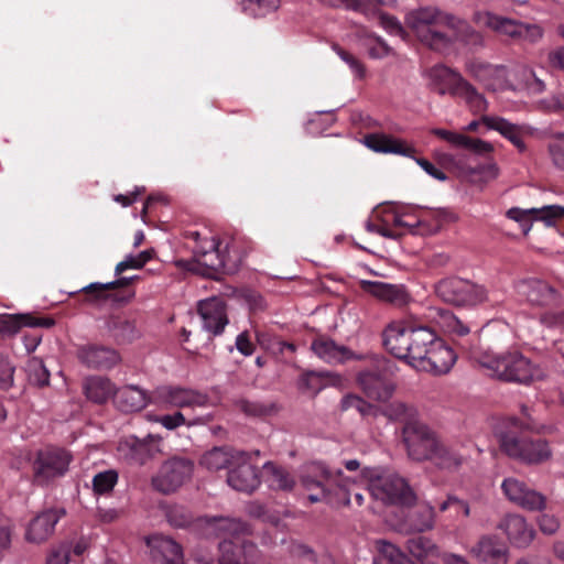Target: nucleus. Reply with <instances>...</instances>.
<instances>
[{
	"label": "nucleus",
	"instance_id": "nucleus-24",
	"mask_svg": "<svg viewBox=\"0 0 564 564\" xmlns=\"http://www.w3.org/2000/svg\"><path fill=\"white\" fill-rule=\"evenodd\" d=\"M509 541L517 547H527L534 539L535 531L520 514H507L498 524Z\"/></svg>",
	"mask_w": 564,
	"mask_h": 564
},
{
	"label": "nucleus",
	"instance_id": "nucleus-7",
	"mask_svg": "<svg viewBox=\"0 0 564 564\" xmlns=\"http://www.w3.org/2000/svg\"><path fill=\"white\" fill-rule=\"evenodd\" d=\"M434 291L442 301L455 306H474L488 299L482 285L456 276L438 281Z\"/></svg>",
	"mask_w": 564,
	"mask_h": 564
},
{
	"label": "nucleus",
	"instance_id": "nucleus-6",
	"mask_svg": "<svg viewBox=\"0 0 564 564\" xmlns=\"http://www.w3.org/2000/svg\"><path fill=\"white\" fill-rule=\"evenodd\" d=\"M499 444L506 455L528 465L543 464L552 457V449L544 438L506 432L500 435Z\"/></svg>",
	"mask_w": 564,
	"mask_h": 564
},
{
	"label": "nucleus",
	"instance_id": "nucleus-57",
	"mask_svg": "<svg viewBox=\"0 0 564 564\" xmlns=\"http://www.w3.org/2000/svg\"><path fill=\"white\" fill-rule=\"evenodd\" d=\"M376 15H378L379 22L384 29L400 36L404 35L403 26L394 17L381 12L379 9H377Z\"/></svg>",
	"mask_w": 564,
	"mask_h": 564
},
{
	"label": "nucleus",
	"instance_id": "nucleus-20",
	"mask_svg": "<svg viewBox=\"0 0 564 564\" xmlns=\"http://www.w3.org/2000/svg\"><path fill=\"white\" fill-rule=\"evenodd\" d=\"M456 355L443 339L437 337L416 370L433 375L447 373L455 364Z\"/></svg>",
	"mask_w": 564,
	"mask_h": 564
},
{
	"label": "nucleus",
	"instance_id": "nucleus-46",
	"mask_svg": "<svg viewBox=\"0 0 564 564\" xmlns=\"http://www.w3.org/2000/svg\"><path fill=\"white\" fill-rule=\"evenodd\" d=\"M239 411L250 417H267L278 413L279 406L275 402H262L241 399L236 402Z\"/></svg>",
	"mask_w": 564,
	"mask_h": 564
},
{
	"label": "nucleus",
	"instance_id": "nucleus-37",
	"mask_svg": "<svg viewBox=\"0 0 564 564\" xmlns=\"http://www.w3.org/2000/svg\"><path fill=\"white\" fill-rule=\"evenodd\" d=\"M84 392L90 401L105 403L110 397H115V386L110 379L91 376L84 381Z\"/></svg>",
	"mask_w": 564,
	"mask_h": 564
},
{
	"label": "nucleus",
	"instance_id": "nucleus-19",
	"mask_svg": "<svg viewBox=\"0 0 564 564\" xmlns=\"http://www.w3.org/2000/svg\"><path fill=\"white\" fill-rule=\"evenodd\" d=\"M227 482L237 491L252 492L260 485V475L257 466L250 463V457L245 453V457L236 460L228 471Z\"/></svg>",
	"mask_w": 564,
	"mask_h": 564
},
{
	"label": "nucleus",
	"instance_id": "nucleus-1",
	"mask_svg": "<svg viewBox=\"0 0 564 564\" xmlns=\"http://www.w3.org/2000/svg\"><path fill=\"white\" fill-rule=\"evenodd\" d=\"M405 24L423 45L443 54L452 52L457 43L473 52L486 44L482 34L466 20L437 7L411 10Z\"/></svg>",
	"mask_w": 564,
	"mask_h": 564
},
{
	"label": "nucleus",
	"instance_id": "nucleus-40",
	"mask_svg": "<svg viewBox=\"0 0 564 564\" xmlns=\"http://www.w3.org/2000/svg\"><path fill=\"white\" fill-rule=\"evenodd\" d=\"M435 521L434 508L426 503L419 505L406 517V522L411 531L425 532L432 530Z\"/></svg>",
	"mask_w": 564,
	"mask_h": 564
},
{
	"label": "nucleus",
	"instance_id": "nucleus-58",
	"mask_svg": "<svg viewBox=\"0 0 564 564\" xmlns=\"http://www.w3.org/2000/svg\"><path fill=\"white\" fill-rule=\"evenodd\" d=\"M258 344L275 356H280L281 339L270 334H257Z\"/></svg>",
	"mask_w": 564,
	"mask_h": 564
},
{
	"label": "nucleus",
	"instance_id": "nucleus-52",
	"mask_svg": "<svg viewBox=\"0 0 564 564\" xmlns=\"http://www.w3.org/2000/svg\"><path fill=\"white\" fill-rule=\"evenodd\" d=\"M564 217V207L560 205H546L540 208H535L533 213L534 220H541L547 226H552L557 219Z\"/></svg>",
	"mask_w": 564,
	"mask_h": 564
},
{
	"label": "nucleus",
	"instance_id": "nucleus-54",
	"mask_svg": "<svg viewBox=\"0 0 564 564\" xmlns=\"http://www.w3.org/2000/svg\"><path fill=\"white\" fill-rule=\"evenodd\" d=\"M80 291L85 293L84 303L87 304H100L112 299L110 293L100 288V283H91L84 286Z\"/></svg>",
	"mask_w": 564,
	"mask_h": 564
},
{
	"label": "nucleus",
	"instance_id": "nucleus-60",
	"mask_svg": "<svg viewBox=\"0 0 564 564\" xmlns=\"http://www.w3.org/2000/svg\"><path fill=\"white\" fill-rule=\"evenodd\" d=\"M434 135L441 138L442 140L448 142L455 148H460L462 141H465V134L445 130V129H433L431 131Z\"/></svg>",
	"mask_w": 564,
	"mask_h": 564
},
{
	"label": "nucleus",
	"instance_id": "nucleus-11",
	"mask_svg": "<svg viewBox=\"0 0 564 564\" xmlns=\"http://www.w3.org/2000/svg\"><path fill=\"white\" fill-rule=\"evenodd\" d=\"M72 460V455L62 448L39 451L33 464L34 481L44 486L51 480L63 476Z\"/></svg>",
	"mask_w": 564,
	"mask_h": 564
},
{
	"label": "nucleus",
	"instance_id": "nucleus-41",
	"mask_svg": "<svg viewBox=\"0 0 564 564\" xmlns=\"http://www.w3.org/2000/svg\"><path fill=\"white\" fill-rule=\"evenodd\" d=\"M405 549L413 558L424 562L432 556H441L438 545L430 538L417 535L406 541Z\"/></svg>",
	"mask_w": 564,
	"mask_h": 564
},
{
	"label": "nucleus",
	"instance_id": "nucleus-3",
	"mask_svg": "<svg viewBox=\"0 0 564 564\" xmlns=\"http://www.w3.org/2000/svg\"><path fill=\"white\" fill-rule=\"evenodd\" d=\"M437 337L436 333L426 326L404 327L400 324H390L383 332V345L394 357L417 369Z\"/></svg>",
	"mask_w": 564,
	"mask_h": 564
},
{
	"label": "nucleus",
	"instance_id": "nucleus-30",
	"mask_svg": "<svg viewBox=\"0 0 564 564\" xmlns=\"http://www.w3.org/2000/svg\"><path fill=\"white\" fill-rule=\"evenodd\" d=\"M482 124L487 129L496 130L507 138L520 152H524L527 147L523 137L528 133V129L523 126L514 124L501 117L482 116Z\"/></svg>",
	"mask_w": 564,
	"mask_h": 564
},
{
	"label": "nucleus",
	"instance_id": "nucleus-48",
	"mask_svg": "<svg viewBox=\"0 0 564 564\" xmlns=\"http://www.w3.org/2000/svg\"><path fill=\"white\" fill-rule=\"evenodd\" d=\"M498 166L495 163H490L488 165L462 170L459 173V177L476 184L479 182L487 183L491 180H495L498 176Z\"/></svg>",
	"mask_w": 564,
	"mask_h": 564
},
{
	"label": "nucleus",
	"instance_id": "nucleus-21",
	"mask_svg": "<svg viewBox=\"0 0 564 564\" xmlns=\"http://www.w3.org/2000/svg\"><path fill=\"white\" fill-rule=\"evenodd\" d=\"M360 289L367 294L376 297L377 300L394 305V306H404L406 305L411 296L404 285L401 284H390L383 283L379 281H360Z\"/></svg>",
	"mask_w": 564,
	"mask_h": 564
},
{
	"label": "nucleus",
	"instance_id": "nucleus-26",
	"mask_svg": "<svg viewBox=\"0 0 564 564\" xmlns=\"http://www.w3.org/2000/svg\"><path fill=\"white\" fill-rule=\"evenodd\" d=\"M203 532L206 535L223 536L228 540L229 536H238L249 533L248 525L239 519L228 517H203Z\"/></svg>",
	"mask_w": 564,
	"mask_h": 564
},
{
	"label": "nucleus",
	"instance_id": "nucleus-59",
	"mask_svg": "<svg viewBox=\"0 0 564 564\" xmlns=\"http://www.w3.org/2000/svg\"><path fill=\"white\" fill-rule=\"evenodd\" d=\"M14 368L10 361L0 357V389L7 390L12 386Z\"/></svg>",
	"mask_w": 564,
	"mask_h": 564
},
{
	"label": "nucleus",
	"instance_id": "nucleus-14",
	"mask_svg": "<svg viewBox=\"0 0 564 564\" xmlns=\"http://www.w3.org/2000/svg\"><path fill=\"white\" fill-rule=\"evenodd\" d=\"M66 514L64 508H48L33 517L25 529L24 540L31 544H43L55 533L58 521Z\"/></svg>",
	"mask_w": 564,
	"mask_h": 564
},
{
	"label": "nucleus",
	"instance_id": "nucleus-17",
	"mask_svg": "<svg viewBox=\"0 0 564 564\" xmlns=\"http://www.w3.org/2000/svg\"><path fill=\"white\" fill-rule=\"evenodd\" d=\"M520 294L538 306H557L562 303V296L556 289L547 282L539 279H524L517 284Z\"/></svg>",
	"mask_w": 564,
	"mask_h": 564
},
{
	"label": "nucleus",
	"instance_id": "nucleus-16",
	"mask_svg": "<svg viewBox=\"0 0 564 564\" xmlns=\"http://www.w3.org/2000/svg\"><path fill=\"white\" fill-rule=\"evenodd\" d=\"M80 364L90 369H111L121 361L119 352L109 346L100 344L80 345L76 350Z\"/></svg>",
	"mask_w": 564,
	"mask_h": 564
},
{
	"label": "nucleus",
	"instance_id": "nucleus-61",
	"mask_svg": "<svg viewBox=\"0 0 564 564\" xmlns=\"http://www.w3.org/2000/svg\"><path fill=\"white\" fill-rule=\"evenodd\" d=\"M155 421L161 423L167 430H174L187 423L184 414L180 411L175 412L174 414L158 416Z\"/></svg>",
	"mask_w": 564,
	"mask_h": 564
},
{
	"label": "nucleus",
	"instance_id": "nucleus-29",
	"mask_svg": "<svg viewBox=\"0 0 564 564\" xmlns=\"http://www.w3.org/2000/svg\"><path fill=\"white\" fill-rule=\"evenodd\" d=\"M364 143L376 152L401 154L412 156L415 149L405 141L384 133H370L365 135Z\"/></svg>",
	"mask_w": 564,
	"mask_h": 564
},
{
	"label": "nucleus",
	"instance_id": "nucleus-49",
	"mask_svg": "<svg viewBox=\"0 0 564 564\" xmlns=\"http://www.w3.org/2000/svg\"><path fill=\"white\" fill-rule=\"evenodd\" d=\"M26 373L29 381L37 387H45L50 383V372L46 369L43 360L37 357H32L26 362Z\"/></svg>",
	"mask_w": 564,
	"mask_h": 564
},
{
	"label": "nucleus",
	"instance_id": "nucleus-44",
	"mask_svg": "<svg viewBox=\"0 0 564 564\" xmlns=\"http://www.w3.org/2000/svg\"><path fill=\"white\" fill-rule=\"evenodd\" d=\"M301 484L308 491L318 489L319 492L333 484L332 471L321 464H313L307 473L301 476Z\"/></svg>",
	"mask_w": 564,
	"mask_h": 564
},
{
	"label": "nucleus",
	"instance_id": "nucleus-4",
	"mask_svg": "<svg viewBox=\"0 0 564 564\" xmlns=\"http://www.w3.org/2000/svg\"><path fill=\"white\" fill-rule=\"evenodd\" d=\"M194 259L184 262L187 271L205 278L218 279L220 273H235L239 268V261L232 260L229 254V243L223 246L215 237H204L202 245L193 249Z\"/></svg>",
	"mask_w": 564,
	"mask_h": 564
},
{
	"label": "nucleus",
	"instance_id": "nucleus-36",
	"mask_svg": "<svg viewBox=\"0 0 564 564\" xmlns=\"http://www.w3.org/2000/svg\"><path fill=\"white\" fill-rule=\"evenodd\" d=\"M160 436L148 435L143 440H135L131 445V459L142 466L155 459L161 453Z\"/></svg>",
	"mask_w": 564,
	"mask_h": 564
},
{
	"label": "nucleus",
	"instance_id": "nucleus-43",
	"mask_svg": "<svg viewBox=\"0 0 564 564\" xmlns=\"http://www.w3.org/2000/svg\"><path fill=\"white\" fill-rule=\"evenodd\" d=\"M323 3L330 7L343 6L348 10H354L362 13L367 18L376 17L377 6H390L395 0H321Z\"/></svg>",
	"mask_w": 564,
	"mask_h": 564
},
{
	"label": "nucleus",
	"instance_id": "nucleus-62",
	"mask_svg": "<svg viewBox=\"0 0 564 564\" xmlns=\"http://www.w3.org/2000/svg\"><path fill=\"white\" fill-rule=\"evenodd\" d=\"M521 36L518 40H524L530 43H535L543 36V30L535 24H521Z\"/></svg>",
	"mask_w": 564,
	"mask_h": 564
},
{
	"label": "nucleus",
	"instance_id": "nucleus-27",
	"mask_svg": "<svg viewBox=\"0 0 564 564\" xmlns=\"http://www.w3.org/2000/svg\"><path fill=\"white\" fill-rule=\"evenodd\" d=\"M153 558L165 564H185L183 547L173 539L164 535H153L148 539Z\"/></svg>",
	"mask_w": 564,
	"mask_h": 564
},
{
	"label": "nucleus",
	"instance_id": "nucleus-22",
	"mask_svg": "<svg viewBox=\"0 0 564 564\" xmlns=\"http://www.w3.org/2000/svg\"><path fill=\"white\" fill-rule=\"evenodd\" d=\"M197 311L202 317L203 327L207 332L214 335L223 333L225 326L228 324L226 304L223 300L210 297L200 301Z\"/></svg>",
	"mask_w": 564,
	"mask_h": 564
},
{
	"label": "nucleus",
	"instance_id": "nucleus-9",
	"mask_svg": "<svg viewBox=\"0 0 564 564\" xmlns=\"http://www.w3.org/2000/svg\"><path fill=\"white\" fill-rule=\"evenodd\" d=\"M193 473V460L184 457H172L165 460L151 478V486L162 495H171L191 480Z\"/></svg>",
	"mask_w": 564,
	"mask_h": 564
},
{
	"label": "nucleus",
	"instance_id": "nucleus-25",
	"mask_svg": "<svg viewBox=\"0 0 564 564\" xmlns=\"http://www.w3.org/2000/svg\"><path fill=\"white\" fill-rule=\"evenodd\" d=\"M426 462H430L440 470L455 471L462 467L465 457L458 445L447 443L440 437L437 445H435Z\"/></svg>",
	"mask_w": 564,
	"mask_h": 564
},
{
	"label": "nucleus",
	"instance_id": "nucleus-8",
	"mask_svg": "<svg viewBox=\"0 0 564 564\" xmlns=\"http://www.w3.org/2000/svg\"><path fill=\"white\" fill-rule=\"evenodd\" d=\"M401 434L409 458L419 463L426 462L430 458L441 437L422 421L406 422Z\"/></svg>",
	"mask_w": 564,
	"mask_h": 564
},
{
	"label": "nucleus",
	"instance_id": "nucleus-2",
	"mask_svg": "<svg viewBox=\"0 0 564 564\" xmlns=\"http://www.w3.org/2000/svg\"><path fill=\"white\" fill-rule=\"evenodd\" d=\"M471 358L482 368L490 371L492 377L503 381L530 384L546 378V371L538 364H533L519 351H509L502 355H492L481 351L478 347H468Z\"/></svg>",
	"mask_w": 564,
	"mask_h": 564
},
{
	"label": "nucleus",
	"instance_id": "nucleus-56",
	"mask_svg": "<svg viewBox=\"0 0 564 564\" xmlns=\"http://www.w3.org/2000/svg\"><path fill=\"white\" fill-rule=\"evenodd\" d=\"M70 560V547L67 544H59L48 550L45 564H68Z\"/></svg>",
	"mask_w": 564,
	"mask_h": 564
},
{
	"label": "nucleus",
	"instance_id": "nucleus-63",
	"mask_svg": "<svg viewBox=\"0 0 564 564\" xmlns=\"http://www.w3.org/2000/svg\"><path fill=\"white\" fill-rule=\"evenodd\" d=\"M336 51H337L338 55L341 57V59L345 61L350 66V68L355 72V74L359 78H362L365 75L364 65L354 55H351L347 51H344L340 47H336Z\"/></svg>",
	"mask_w": 564,
	"mask_h": 564
},
{
	"label": "nucleus",
	"instance_id": "nucleus-38",
	"mask_svg": "<svg viewBox=\"0 0 564 564\" xmlns=\"http://www.w3.org/2000/svg\"><path fill=\"white\" fill-rule=\"evenodd\" d=\"M165 517L167 522L174 528L203 530V517L195 518L194 514L184 506L173 505L167 507Z\"/></svg>",
	"mask_w": 564,
	"mask_h": 564
},
{
	"label": "nucleus",
	"instance_id": "nucleus-45",
	"mask_svg": "<svg viewBox=\"0 0 564 564\" xmlns=\"http://www.w3.org/2000/svg\"><path fill=\"white\" fill-rule=\"evenodd\" d=\"M263 469L267 475V481L272 489L284 491L293 489L295 481L285 468L268 462L263 465Z\"/></svg>",
	"mask_w": 564,
	"mask_h": 564
},
{
	"label": "nucleus",
	"instance_id": "nucleus-31",
	"mask_svg": "<svg viewBox=\"0 0 564 564\" xmlns=\"http://www.w3.org/2000/svg\"><path fill=\"white\" fill-rule=\"evenodd\" d=\"M311 349L327 362H344L358 358L348 347L338 345L329 337L319 336L312 341Z\"/></svg>",
	"mask_w": 564,
	"mask_h": 564
},
{
	"label": "nucleus",
	"instance_id": "nucleus-53",
	"mask_svg": "<svg viewBox=\"0 0 564 564\" xmlns=\"http://www.w3.org/2000/svg\"><path fill=\"white\" fill-rule=\"evenodd\" d=\"M375 545L379 557L387 560L389 564H397L400 558H403L404 552L387 540H377Z\"/></svg>",
	"mask_w": 564,
	"mask_h": 564
},
{
	"label": "nucleus",
	"instance_id": "nucleus-13",
	"mask_svg": "<svg viewBox=\"0 0 564 564\" xmlns=\"http://www.w3.org/2000/svg\"><path fill=\"white\" fill-rule=\"evenodd\" d=\"M501 489L507 499L528 511H543L546 508V497L530 488L523 480L514 477L506 478Z\"/></svg>",
	"mask_w": 564,
	"mask_h": 564
},
{
	"label": "nucleus",
	"instance_id": "nucleus-33",
	"mask_svg": "<svg viewBox=\"0 0 564 564\" xmlns=\"http://www.w3.org/2000/svg\"><path fill=\"white\" fill-rule=\"evenodd\" d=\"M117 408L126 413L141 411L150 401L145 390L138 386H124L115 392Z\"/></svg>",
	"mask_w": 564,
	"mask_h": 564
},
{
	"label": "nucleus",
	"instance_id": "nucleus-55",
	"mask_svg": "<svg viewBox=\"0 0 564 564\" xmlns=\"http://www.w3.org/2000/svg\"><path fill=\"white\" fill-rule=\"evenodd\" d=\"M465 141H462L459 149H466L478 155H486L494 151V145L490 142L481 139L470 138L465 134Z\"/></svg>",
	"mask_w": 564,
	"mask_h": 564
},
{
	"label": "nucleus",
	"instance_id": "nucleus-12",
	"mask_svg": "<svg viewBox=\"0 0 564 564\" xmlns=\"http://www.w3.org/2000/svg\"><path fill=\"white\" fill-rule=\"evenodd\" d=\"M465 70L489 91H501L509 86L508 68L505 65H494L479 58H471L465 63Z\"/></svg>",
	"mask_w": 564,
	"mask_h": 564
},
{
	"label": "nucleus",
	"instance_id": "nucleus-50",
	"mask_svg": "<svg viewBox=\"0 0 564 564\" xmlns=\"http://www.w3.org/2000/svg\"><path fill=\"white\" fill-rule=\"evenodd\" d=\"M323 388L324 381L321 373L306 371L299 378L297 389L302 393L315 397Z\"/></svg>",
	"mask_w": 564,
	"mask_h": 564
},
{
	"label": "nucleus",
	"instance_id": "nucleus-39",
	"mask_svg": "<svg viewBox=\"0 0 564 564\" xmlns=\"http://www.w3.org/2000/svg\"><path fill=\"white\" fill-rule=\"evenodd\" d=\"M484 24L494 32L509 36L513 40H518V37L521 36L520 29L522 22L510 18L486 12L484 14Z\"/></svg>",
	"mask_w": 564,
	"mask_h": 564
},
{
	"label": "nucleus",
	"instance_id": "nucleus-35",
	"mask_svg": "<svg viewBox=\"0 0 564 564\" xmlns=\"http://www.w3.org/2000/svg\"><path fill=\"white\" fill-rule=\"evenodd\" d=\"M107 330L118 344H129L140 338L141 330L137 321L126 316H110L106 323Z\"/></svg>",
	"mask_w": 564,
	"mask_h": 564
},
{
	"label": "nucleus",
	"instance_id": "nucleus-51",
	"mask_svg": "<svg viewBox=\"0 0 564 564\" xmlns=\"http://www.w3.org/2000/svg\"><path fill=\"white\" fill-rule=\"evenodd\" d=\"M118 481V473L109 469L97 474L93 479V489L97 495L109 494Z\"/></svg>",
	"mask_w": 564,
	"mask_h": 564
},
{
	"label": "nucleus",
	"instance_id": "nucleus-28",
	"mask_svg": "<svg viewBox=\"0 0 564 564\" xmlns=\"http://www.w3.org/2000/svg\"><path fill=\"white\" fill-rule=\"evenodd\" d=\"M245 457V452L236 451L230 446H216L204 453L199 465L210 471H218L224 468H231L236 460Z\"/></svg>",
	"mask_w": 564,
	"mask_h": 564
},
{
	"label": "nucleus",
	"instance_id": "nucleus-15",
	"mask_svg": "<svg viewBox=\"0 0 564 564\" xmlns=\"http://www.w3.org/2000/svg\"><path fill=\"white\" fill-rule=\"evenodd\" d=\"M333 484L325 487L319 492H311L307 496L310 502H326L332 507H345L350 505V490L355 487V481L343 477V473L338 470L332 473Z\"/></svg>",
	"mask_w": 564,
	"mask_h": 564
},
{
	"label": "nucleus",
	"instance_id": "nucleus-47",
	"mask_svg": "<svg viewBox=\"0 0 564 564\" xmlns=\"http://www.w3.org/2000/svg\"><path fill=\"white\" fill-rule=\"evenodd\" d=\"M341 411H356L361 416L379 415V406L373 405L357 394H347L340 401Z\"/></svg>",
	"mask_w": 564,
	"mask_h": 564
},
{
	"label": "nucleus",
	"instance_id": "nucleus-42",
	"mask_svg": "<svg viewBox=\"0 0 564 564\" xmlns=\"http://www.w3.org/2000/svg\"><path fill=\"white\" fill-rule=\"evenodd\" d=\"M379 414L386 416L390 421H400L405 424L409 421H416L415 416L417 411L412 404L401 400H393L391 402L388 401L383 403V406L379 408Z\"/></svg>",
	"mask_w": 564,
	"mask_h": 564
},
{
	"label": "nucleus",
	"instance_id": "nucleus-10",
	"mask_svg": "<svg viewBox=\"0 0 564 564\" xmlns=\"http://www.w3.org/2000/svg\"><path fill=\"white\" fill-rule=\"evenodd\" d=\"M369 490L375 499L384 505L411 507L416 502V495L408 481L397 475L379 476L372 479Z\"/></svg>",
	"mask_w": 564,
	"mask_h": 564
},
{
	"label": "nucleus",
	"instance_id": "nucleus-5",
	"mask_svg": "<svg viewBox=\"0 0 564 564\" xmlns=\"http://www.w3.org/2000/svg\"><path fill=\"white\" fill-rule=\"evenodd\" d=\"M429 77L438 87L440 95L449 94L463 98L475 113L488 109L485 96L456 69L437 64L429 69Z\"/></svg>",
	"mask_w": 564,
	"mask_h": 564
},
{
	"label": "nucleus",
	"instance_id": "nucleus-18",
	"mask_svg": "<svg viewBox=\"0 0 564 564\" xmlns=\"http://www.w3.org/2000/svg\"><path fill=\"white\" fill-rule=\"evenodd\" d=\"M356 382L367 398L380 403L388 402L395 391V384L376 370L368 369L358 372Z\"/></svg>",
	"mask_w": 564,
	"mask_h": 564
},
{
	"label": "nucleus",
	"instance_id": "nucleus-23",
	"mask_svg": "<svg viewBox=\"0 0 564 564\" xmlns=\"http://www.w3.org/2000/svg\"><path fill=\"white\" fill-rule=\"evenodd\" d=\"M154 393L159 401L177 408L203 406L207 403V395L180 387H160Z\"/></svg>",
	"mask_w": 564,
	"mask_h": 564
},
{
	"label": "nucleus",
	"instance_id": "nucleus-34",
	"mask_svg": "<svg viewBox=\"0 0 564 564\" xmlns=\"http://www.w3.org/2000/svg\"><path fill=\"white\" fill-rule=\"evenodd\" d=\"M54 324V319L48 317H35L30 314L10 315L0 318V335L13 336L22 326L50 328Z\"/></svg>",
	"mask_w": 564,
	"mask_h": 564
},
{
	"label": "nucleus",
	"instance_id": "nucleus-32",
	"mask_svg": "<svg viewBox=\"0 0 564 564\" xmlns=\"http://www.w3.org/2000/svg\"><path fill=\"white\" fill-rule=\"evenodd\" d=\"M470 552L481 562L496 561L506 564L508 561L507 545L494 535H482Z\"/></svg>",
	"mask_w": 564,
	"mask_h": 564
},
{
	"label": "nucleus",
	"instance_id": "nucleus-64",
	"mask_svg": "<svg viewBox=\"0 0 564 564\" xmlns=\"http://www.w3.org/2000/svg\"><path fill=\"white\" fill-rule=\"evenodd\" d=\"M546 61L552 69L564 70V45L550 51Z\"/></svg>",
	"mask_w": 564,
	"mask_h": 564
}]
</instances>
